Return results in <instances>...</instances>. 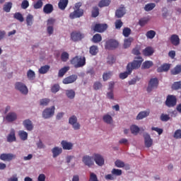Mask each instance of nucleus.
<instances>
[{
  "mask_svg": "<svg viewBox=\"0 0 181 181\" xmlns=\"http://www.w3.org/2000/svg\"><path fill=\"white\" fill-rule=\"evenodd\" d=\"M89 181H98V178L94 173H90Z\"/></svg>",
  "mask_w": 181,
  "mask_h": 181,
  "instance_id": "obj_64",
  "label": "nucleus"
},
{
  "mask_svg": "<svg viewBox=\"0 0 181 181\" xmlns=\"http://www.w3.org/2000/svg\"><path fill=\"white\" fill-rule=\"evenodd\" d=\"M59 90H60V86L59 84H54L51 88L52 93H57Z\"/></svg>",
  "mask_w": 181,
  "mask_h": 181,
  "instance_id": "obj_62",
  "label": "nucleus"
},
{
  "mask_svg": "<svg viewBox=\"0 0 181 181\" xmlns=\"http://www.w3.org/2000/svg\"><path fill=\"white\" fill-rule=\"evenodd\" d=\"M142 62H144V59L141 57H136L135 59L132 62L129 63L127 66V71L121 73L119 74V78L124 80L132 73L133 70H136V69H139L141 65L142 64Z\"/></svg>",
  "mask_w": 181,
  "mask_h": 181,
  "instance_id": "obj_1",
  "label": "nucleus"
},
{
  "mask_svg": "<svg viewBox=\"0 0 181 181\" xmlns=\"http://www.w3.org/2000/svg\"><path fill=\"white\" fill-rule=\"evenodd\" d=\"M160 119L163 122H168V121H169V119H170V116H169V115L163 113V114H161V115L160 117Z\"/></svg>",
  "mask_w": 181,
  "mask_h": 181,
  "instance_id": "obj_46",
  "label": "nucleus"
},
{
  "mask_svg": "<svg viewBox=\"0 0 181 181\" xmlns=\"http://www.w3.org/2000/svg\"><path fill=\"white\" fill-rule=\"evenodd\" d=\"M61 145L64 151H71L73 149V144L71 142L63 140L61 142Z\"/></svg>",
  "mask_w": 181,
  "mask_h": 181,
  "instance_id": "obj_18",
  "label": "nucleus"
},
{
  "mask_svg": "<svg viewBox=\"0 0 181 181\" xmlns=\"http://www.w3.org/2000/svg\"><path fill=\"white\" fill-rule=\"evenodd\" d=\"M153 66V62L152 61H146L143 63V69H151Z\"/></svg>",
  "mask_w": 181,
  "mask_h": 181,
  "instance_id": "obj_44",
  "label": "nucleus"
},
{
  "mask_svg": "<svg viewBox=\"0 0 181 181\" xmlns=\"http://www.w3.org/2000/svg\"><path fill=\"white\" fill-rule=\"evenodd\" d=\"M90 53L92 54V56L97 55V53H98V47L96 45H93L90 47Z\"/></svg>",
  "mask_w": 181,
  "mask_h": 181,
  "instance_id": "obj_42",
  "label": "nucleus"
},
{
  "mask_svg": "<svg viewBox=\"0 0 181 181\" xmlns=\"http://www.w3.org/2000/svg\"><path fill=\"white\" fill-rule=\"evenodd\" d=\"M16 90H18L21 94L26 95L28 93V87L22 82H16L15 84Z\"/></svg>",
  "mask_w": 181,
  "mask_h": 181,
  "instance_id": "obj_5",
  "label": "nucleus"
},
{
  "mask_svg": "<svg viewBox=\"0 0 181 181\" xmlns=\"http://www.w3.org/2000/svg\"><path fill=\"white\" fill-rule=\"evenodd\" d=\"M111 1L110 0H101L99 4V8H104L105 6H109Z\"/></svg>",
  "mask_w": 181,
  "mask_h": 181,
  "instance_id": "obj_37",
  "label": "nucleus"
},
{
  "mask_svg": "<svg viewBox=\"0 0 181 181\" xmlns=\"http://www.w3.org/2000/svg\"><path fill=\"white\" fill-rule=\"evenodd\" d=\"M53 158H57L63 152V148L60 147H54L52 149Z\"/></svg>",
  "mask_w": 181,
  "mask_h": 181,
  "instance_id": "obj_24",
  "label": "nucleus"
},
{
  "mask_svg": "<svg viewBox=\"0 0 181 181\" xmlns=\"http://www.w3.org/2000/svg\"><path fill=\"white\" fill-rule=\"evenodd\" d=\"M18 119V115L13 112H11L6 116V120L7 122H13Z\"/></svg>",
  "mask_w": 181,
  "mask_h": 181,
  "instance_id": "obj_15",
  "label": "nucleus"
},
{
  "mask_svg": "<svg viewBox=\"0 0 181 181\" xmlns=\"http://www.w3.org/2000/svg\"><path fill=\"white\" fill-rule=\"evenodd\" d=\"M112 174L115 175V176H121V175H122V170L116 169V168H113L112 170Z\"/></svg>",
  "mask_w": 181,
  "mask_h": 181,
  "instance_id": "obj_56",
  "label": "nucleus"
},
{
  "mask_svg": "<svg viewBox=\"0 0 181 181\" xmlns=\"http://www.w3.org/2000/svg\"><path fill=\"white\" fill-rule=\"evenodd\" d=\"M148 115L149 111L140 112L136 116V119H144V118H146Z\"/></svg>",
  "mask_w": 181,
  "mask_h": 181,
  "instance_id": "obj_29",
  "label": "nucleus"
},
{
  "mask_svg": "<svg viewBox=\"0 0 181 181\" xmlns=\"http://www.w3.org/2000/svg\"><path fill=\"white\" fill-rule=\"evenodd\" d=\"M131 28L126 27L123 29L122 35L124 37H128L131 35Z\"/></svg>",
  "mask_w": 181,
  "mask_h": 181,
  "instance_id": "obj_47",
  "label": "nucleus"
},
{
  "mask_svg": "<svg viewBox=\"0 0 181 181\" xmlns=\"http://www.w3.org/2000/svg\"><path fill=\"white\" fill-rule=\"evenodd\" d=\"M125 15V7L122 6L119 8H118L115 12V16L116 18H122Z\"/></svg>",
  "mask_w": 181,
  "mask_h": 181,
  "instance_id": "obj_22",
  "label": "nucleus"
},
{
  "mask_svg": "<svg viewBox=\"0 0 181 181\" xmlns=\"http://www.w3.org/2000/svg\"><path fill=\"white\" fill-rule=\"evenodd\" d=\"M146 36L147 39H153V37H155V36H156V32H155V30H148L146 33Z\"/></svg>",
  "mask_w": 181,
  "mask_h": 181,
  "instance_id": "obj_39",
  "label": "nucleus"
},
{
  "mask_svg": "<svg viewBox=\"0 0 181 181\" xmlns=\"http://www.w3.org/2000/svg\"><path fill=\"white\" fill-rule=\"evenodd\" d=\"M144 138L146 148H151V146H152V144H153V141L152 140V139H151V136L149 135V134H144Z\"/></svg>",
  "mask_w": 181,
  "mask_h": 181,
  "instance_id": "obj_14",
  "label": "nucleus"
},
{
  "mask_svg": "<svg viewBox=\"0 0 181 181\" xmlns=\"http://www.w3.org/2000/svg\"><path fill=\"white\" fill-rule=\"evenodd\" d=\"M177 103V98L173 95H168L166 98L165 105L168 107V108H172L175 107Z\"/></svg>",
  "mask_w": 181,
  "mask_h": 181,
  "instance_id": "obj_2",
  "label": "nucleus"
},
{
  "mask_svg": "<svg viewBox=\"0 0 181 181\" xmlns=\"http://www.w3.org/2000/svg\"><path fill=\"white\" fill-rule=\"evenodd\" d=\"M7 142H16V136L15 135V129H11L10 134L7 136Z\"/></svg>",
  "mask_w": 181,
  "mask_h": 181,
  "instance_id": "obj_19",
  "label": "nucleus"
},
{
  "mask_svg": "<svg viewBox=\"0 0 181 181\" xmlns=\"http://www.w3.org/2000/svg\"><path fill=\"white\" fill-rule=\"evenodd\" d=\"M130 130L132 134H134V135H137L138 132H139V127L136 125H132L130 127Z\"/></svg>",
  "mask_w": 181,
  "mask_h": 181,
  "instance_id": "obj_49",
  "label": "nucleus"
},
{
  "mask_svg": "<svg viewBox=\"0 0 181 181\" xmlns=\"http://www.w3.org/2000/svg\"><path fill=\"white\" fill-rule=\"evenodd\" d=\"M78 78L77 75L76 74H72L68 77H66L63 79L62 83L63 84H71L76 81Z\"/></svg>",
  "mask_w": 181,
  "mask_h": 181,
  "instance_id": "obj_11",
  "label": "nucleus"
},
{
  "mask_svg": "<svg viewBox=\"0 0 181 181\" xmlns=\"http://www.w3.org/2000/svg\"><path fill=\"white\" fill-rule=\"evenodd\" d=\"M53 5H52L51 4H47L43 8L44 13H46L47 15H49V13H52V12H53Z\"/></svg>",
  "mask_w": 181,
  "mask_h": 181,
  "instance_id": "obj_23",
  "label": "nucleus"
},
{
  "mask_svg": "<svg viewBox=\"0 0 181 181\" xmlns=\"http://www.w3.org/2000/svg\"><path fill=\"white\" fill-rule=\"evenodd\" d=\"M119 43L115 40H108L106 41L105 45V48L108 50H113V49H117L118 47Z\"/></svg>",
  "mask_w": 181,
  "mask_h": 181,
  "instance_id": "obj_7",
  "label": "nucleus"
},
{
  "mask_svg": "<svg viewBox=\"0 0 181 181\" xmlns=\"http://www.w3.org/2000/svg\"><path fill=\"white\" fill-rule=\"evenodd\" d=\"M117 59H115V57L112 55H109L107 57V64H114V63H115Z\"/></svg>",
  "mask_w": 181,
  "mask_h": 181,
  "instance_id": "obj_53",
  "label": "nucleus"
},
{
  "mask_svg": "<svg viewBox=\"0 0 181 181\" xmlns=\"http://www.w3.org/2000/svg\"><path fill=\"white\" fill-rule=\"evenodd\" d=\"M21 8L23 9H28L29 8V1L28 0H23L21 3Z\"/></svg>",
  "mask_w": 181,
  "mask_h": 181,
  "instance_id": "obj_61",
  "label": "nucleus"
},
{
  "mask_svg": "<svg viewBox=\"0 0 181 181\" xmlns=\"http://www.w3.org/2000/svg\"><path fill=\"white\" fill-rule=\"evenodd\" d=\"M79 56H76L71 59V64H72L75 69H76L77 63L78 62Z\"/></svg>",
  "mask_w": 181,
  "mask_h": 181,
  "instance_id": "obj_54",
  "label": "nucleus"
},
{
  "mask_svg": "<svg viewBox=\"0 0 181 181\" xmlns=\"http://www.w3.org/2000/svg\"><path fill=\"white\" fill-rule=\"evenodd\" d=\"M170 40L173 46H179V45H180V38H179V35L176 34L172 35Z\"/></svg>",
  "mask_w": 181,
  "mask_h": 181,
  "instance_id": "obj_17",
  "label": "nucleus"
},
{
  "mask_svg": "<svg viewBox=\"0 0 181 181\" xmlns=\"http://www.w3.org/2000/svg\"><path fill=\"white\" fill-rule=\"evenodd\" d=\"M86 66V57H79L76 63V69Z\"/></svg>",
  "mask_w": 181,
  "mask_h": 181,
  "instance_id": "obj_25",
  "label": "nucleus"
},
{
  "mask_svg": "<svg viewBox=\"0 0 181 181\" xmlns=\"http://www.w3.org/2000/svg\"><path fill=\"white\" fill-rule=\"evenodd\" d=\"M100 15V9L97 6H93L91 12L92 18H97Z\"/></svg>",
  "mask_w": 181,
  "mask_h": 181,
  "instance_id": "obj_34",
  "label": "nucleus"
},
{
  "mask_svg": "<svg viewBox=\"0 0 181 181\" xmlns=\"http://www.w3.org/2000/svg\"><path fill=\"white\" fill-rule=\"evenodd\" d=\"M103 84L100 81H96L93 84V88L94 90H100V88H102Z\"/></svg>",
  "mask_w": 181,
  "mask_h": 181,
  "instance_id": "obj_58",
  "label": "nucleus"
},
{
  "mask_svg": "<svg viewBox=\"0 0 181 181\" xmlns=\"http://www.w3.org/2000/svg\"><path fill=\"white\" fill-rule=\"evenodd\" d=\"M158 86H159V81L158 78H153L148 82V86L147 87L148 93H151L155 88H158Z\"/></svg>",
  "mask_w": 181,
  "mask_h": 181,
  "instance_id": "obj_3",
  "label": "nucleus"
},
{
  "mask_svg": "<svg viewBox=\"0 0 181 181\" xmlns=\"http://www.w3.org/2000/svg\"><path fill=\"white\" fill-rule=\"evenodd\" d=\"M16 158V156L13 153H1L0 155V159L1 160L11 162L13 159H15Z\"/></svg>",
  "mask_w": 181,
  "mask_h": 181,
  "instance_id": "obj_9",
  "label": "nucleus"
},
{
  "mask_svg": "<svg viewBox=\"0 0 181 181\" xmlns=\"http://www.w3.org/2000/svg\"><path fill=\"white\" fill-rule=\"evenodd\" d=\"M103 122H105V124H111V123L113 122L112 117L111 115L106 114L104 115L103 117Z\"/></svg>",
  "mask_w": 181,
  "mask_h": 181,
  "instance_id": "obj_28",
  "label": "nucleus"
},
{
  "mask_svg": "<svg viewBox=\"0 0 181 181\" xmlns=\"http://www.w3.org/2000/svg\"><path fill=\"white\" fill-rule=\"evenodd\" d=\"M133 42H134V38L132 37L124 39V48L128 49V47H129V46H131V43H132Z\"/></svg>",
  "mask_w": 181,
  "mask_h": 181,
  "instance_id": "obj_31",
  "label": "nucleus"
},
{
  "mask_svg": "<svg viewBox=\"0 0 181 181\" xmlns=\"http://www.w3.org/2000/svg\"><path fill=\"white\" fill-rule=\"evenodd\" d=\"M93 159L98 166H103L105 162V160H104V157L103 156L95 153L93 155Z\"/></svg>",
  "mask_w": 181,
  "mask_h": 181,
  "instance_id": "obj_10",
  "label": "nucleus"
},
{
  "mask_svg": "<svg viewBox=\"0 0 181 181\" xmlns=\"http://www.w3.org/2000/svg\"><path fill=\"white\" fill-rule=\"evenodd\" d=\"M175 139H181V129H177L173 135Z\"/></svg>",
  "mask_w": 181,
  "mask_h": 181,
  "instance_id": "obj_57",
  "label": "nucleus"
},
{
  "mask_svg": "<svg viewBox=\"0 0 181 181\" xmlns=\"http://www.w3.org/2000/svg\"><path fill=\"white\" fill-rule=\"evenodd\" d=\"M67 5H69V0H60L58 4V6L62 11H64L67 8Z\"/></svg>",
  "mask_w": 181,
  "mask_h": 181,
  "instance_id": "obj_26",
  "label": "nucleus"
},
{
  "mask_svg": "<svg viewBox=\"0 0 181 181\" xmlns=\"http://www.w3.org/2000/svg\"><path fill=\"white\" fill-rule=\"evenodd\" d=\"M54 110H56V107L54 106H52L51 107H47L42 112V117L45 119H47L48 118H52L54 115Z\"/></svg>",
  "mask_w": 181,
  "mask_h": 181,
  "instance_id": "obj_4",
  "label": "nucleus"
},
{
  "mask_svg": "<svg viewBox=\"0 0 181 181\" xmlns=\"http://www.w3.org/2000/svg\"><path fill=\"white\" fill-rule=\"evenodd\" d=\"M115 25L116 29H121V28H122V25H124V23H122L121 20H117Z\"/></svg>",
  "mask_w": 181,
  "mask_h": 181,
  "instance_id": "obj_59",
  "label": "nucleus"
},
{
  "mask_svg": "<svg viewBox=\"0 0 181 181\" xmlns=\"http://www.w3.org/2000/svg\"><path fill=\"white\" fill-rule=\"evenodd\" d=\"M69 70H70L69 66H64V67L62 68L59 71L58 77H63L64 76V74H66V73H67V71Z\"/></svg>",
  "mask_w": 181,
  "mask_h": 181,
  "instance_id": "obj_30",
  "label": "nucleus"
},
{
  "mask_svg": "<svg viewBox=\"0 0 181 181\" xmlns=\"http://www.w3.org/2000/svg\"><path fill=\"white\" fill-rule=\"evenodd\" d=\"M82 161L83 163L90 168V166H93L94 165V161L93 160V158L88 156H85L82 158Z\"/></svg>",
  "mask_w": 181,
  "mask_h": 181,
  "instance_id": "obj_16",
  "label": "nucleus"
},
{
  "mask_svg": "<svg viewBox=\"0 0 181 181\" xmlns=\"http://www.w3.org/2000/svg\"><path fill=\"white\" fill-rule=\"evenodd\" d=\"M42 6H43V1H41L40 0H38L33 4L34 9H40Z\"/></svg>",
  "mask_w": 181,
  "mask_h": 181,
  "instance_id": "obj_52",
  "label": "nucleus"
},
{
  "mask_svg": "<svg viewBox=\"0 0 181 181\" xmlns=\"http://www.w3.org/2000/svg\"><path fill=\"white\" fill-rule=\"evenodd\" d=\"M132 54L135 56H139L141 54V47L136 45L133 49H132Z\"/></svg>",
  "mask_w": 181,
  "mask_h": 181,
  "instance_id": "obj_50",
  "label": "nucleus"
},
{
  "mask_svg": "<svg viewBox=\"0 0 181 181\" xmlns=\"http://www.w3.org/2000/svg\"><path fill=\"white\" fill-rule=\"evenodd\" d=\"M13 18L19 22H23L25 21V18H23V16H22V13L19 12L14 13Z\"/></svg>",
  "mask_w": 181,
  "mask_h": 181,
  "instance_id": "obj_43",
  "label": "nucleus"
},
{
  "mask_svg": "<svg viewBox=\"0 0 181 181\" xmlns=\"http://www.w3.org/2000/svg\"><path fill=\"white\" fill-rule=\"evenodd\" d=\"M23 125L25 127L27 131H32L33 129V124L30 119H25L23 122Z\"/></svg>",
  "mask_w": 181,
  "mask_h": 181,
  "instance_id": "obj_20",
  "label": "nucleus"
},
{
  "mask_svg": "<svg viewBox=\"0 0 181 181\" xmlns=\"http://www.w3.org/2000/svg\"><path fill=\"white\" fill-rule=\"evenodd\" d=\"M84 33L80 31H74L71 33V38L74 42H78L84 39Z\"/></svg>",
  "mask_w": 181,
  "mask_h": 181,
  "instance_id": "obj_6",
  "label": "nucleus"
},
{
  "mask_svg": "<svg viewBox=\"0 0 181 181\" xmlns=\"http://www.w3.org/2000/svg\"><path fill=\"white\" fill-rule=\"evenodd\" d=\"M181 73V65H177L173 69L171 70V74L176 76Z\"/></svg>",
  "mask_w": 181,
  "mask_h": 181,
  "instance_id": "obj_35",
  "label": "nucleus"
},
{
  "mask_svg": "<svg viewBox=\"0 0 181 181\" xmlns=\"http://www.w3.org/2000/svg\"><path fill=\"white\" fill-rule=\"evenodd\" d=\"M69 122L75 131L80 129V123L77 122V117L76 115H73L72 117H69Z\"/></svg>",
  "mask_w": 181,
  "mask_h": 181,
  "instance_id": "obj_8",
  "label": "nucleus"
},
{
  "mask_svg": "<svg viewBox=\"0 0 181 181\" xmlns=\"http://www.w3.org/2000/svg\"><path fill=\"white\" fill-rule=\"evenodd\" d=\"M143 54L144 56H152L153 54V48L147 47L143 50Z\"/></svg>",
  "mask_w": 181,
  "mask_h": 181,
  "instance_id": "obj_27",
  "label": "nucleus"
},
{
  "mask_svg": "<svg viewBox=\"0 0 181 181\" xmlns=\"http://www.w3.org/2000/svg\"><path fill=\"white\" fill-rule=\"evenodd\" d=\"M69 53H67L66 52H64L61 55V59L62 60V62H67L69 60Z\"/></svg>",
  "mask_w": 181,
  "mask_h": 181,
  "instance_id": "obj_55",
  "label": "nucleus"
},
{
  "mask_svg": "<svg viewBox=\"0 0 181 181\" xmlns=\"http://www.w3.org/2000/svg\"><path fill=\"white\" fill-rule=\"evenodd\" d=\"M84 15V11L82 9H77L69 14L70 19H76V18H81Z\"/></svg>",
  "mask_w": 181,
  "mask_h": 181,
  "instance_id": "obj_13",
  "label": "nucleus"
},
{
  "mask_svg": "<svg viewBox=\"0 0 181 181\" xmlns=\"http://www.w3.org/2000/svg\"><path fill=\"white\" fill-rule=\"evenodd\" d=\"M115 166H117V168H124V166H125V163H124L123 161L120 160H117L115 161Z\"/></svg>",
  "mask_w": 181,
  "mask_h": 181,
  "instance_id": "obj_60",
  "label": "nucleus"
},
{
  "mask_svg": "<svg viewBox=\"0 0 181 181\" xmlns=\"http://www.w3.org/2000/svg\"><path fill=\"white\" fill-rule=\"evenodd\" d=\"M66 95L70 100H73V98H74V97H76V92L73 89L67 90H66Z\"/></svg>",
  "mask_w": 181,
  "mask_h": 181,
  "instance_id": "obj_32",
  "label": "nucleus"
},
{
  "mask_svg": "<svg viewBox=\"0 0 181 181\" xmlns=\"http://www.w3.org/2000/svg\"><path fill=\"white\" fill-rule=\"evenodd\" d=\"M170 70V64H164L157 69L158 73H163V71H169Z\"/></svg>",
  "mask_w": 181,
  "mask_h": 181,
  "instance_id": "obj_21",
  "label": "nucleus"
},
{
  "mask_svg": "<svg viewBox=\"0 0 181 181\" xmlns=\"http://www.w3.org/2000/svg\"><path fill=\"white\" fill-rule=\"evenodd\" d=\"M11 9H12V3L8 2L4 6V11L5 12H11Z\"/></svg>",
  "mask_w": 181,
  "mask_h": 181,
  "instance_id": "obj_51",
  "label": "nucleus"
},
{
  "mask_svg": "<svg viewBox=\"0 0 181 181\" xmlns=\"http://www.w3.org/2000/svg\"><path fill=\"white\" fill-rule=\"evenodd\" d=\"M108 28V25L107 24H95L93 30L95 32H98L99 33H103V32H105L107 30V28Z\"/></svg>",
  "mask_w": 181,
  "mask_h": 181,
  "instance_id": "obj_12",
  "label": "nucleus"
},
{
  "mask_svg": "<svg viewBox=\"0 0 181 181\" xmlns=\"http://www.w3.org/2000/svg\"><path fill=\"white\" fill-rule=\"evenodd\" d=\"M92 40L93 43H100V42L103 40V37H101V35L100 34H95V35H93Z\"/></svg>",
  "mask_w": 181,
  "mask_h": 181,
  "instance_id": "obj_41",
  "label": "nucleus"
},
{
  "mask_svg": "<svg viewBox=\"0 0 181 181\" xmlns=\"http://www.w3.org/2000/svg\"><path fill=\"white\" fill-rule=\"evenodd\" d=\"M27 77L28 80H35L36 74H35V71H33L32 69H30L27 72Z\"/></svg>",
  "mask_w": 181,
  "mask_h": 181,
  "instance_id": "obj_40",
  "label": "nucleus"
},
{
  "mask_svg": "<svg viewBox=\"0 0 181 181\" xmlns=\"http://www.w3.org/2000/svg\"><path fill=\"white\" fill-rule=\"evenodd\" d=\"M155 6H156V4L155 3H149L145 5L144 11L146 12H149L150 11H152Z\"/></svg>",
  "mask_w": 181,
  "mask_h": 181,
  "instance_id": "obj_36",
  "label": "nucleus"
},
{
  "mask_svg": "<svg viewBox=\"0 0 181 181\" xmlns=\"http://www.w3.org/2000/svg\"><path fill=\"white\" fill-rule=\"evenodd\" d=\"M49 103H50V99L43 98L40 100V105H42V107H46L49 105Z\"/></svg>",
  "mask_w": 181,
  "mask_h": 181,
  "instance_id": "obj_48",
  "label": "nucleus"
},
{
  "mask_svg": "<svg viewBox=\"0 0 181 181\" xmlns=\"http://www.w3.org/2000/svg\"><path fill=\"white\" fill-rule=\"evenodd\" d=\"M26 22L28 26H32L33 25V16L32 14H28L26 17Z\"/></svg>",
  "mask_w": 181,
  "mask_h": 181,
  "instance_id": "obj_45",
  "label": "nucleus"
},
{
  "mask_svg": "<svg viewBox=\"0 0 181 181\" xmlns=\"http://www.w3.org/2000/svg\"><path fill=\"white\" fill-rule=\"evenodd\" d=\"M49 70H50V66L49 65L42 66L39 69V73L40 74H46V73H47Z\"/></svg>",
  "mask_w": 181,
  "mask_h": 181,
  "instance_id": "obj_33",
  "label": "nucleus"
},
{
  "mask_svg": "<svg viewBox=\"0 0 181 181\" xmlns=\"http://www.w3.org/2000/svg\"><path fill=\"white\" fill-rule=\"evenodd\" d=\"M174 90H179L181 88V81L175 82L173 85Z\"/></svg>",
  "mask_w": 181,
  "mask_h": 181,
  "instance_id": "obj_63",
  "label": "nucleus"
},
{
  "mask_svg": "<svg viewBox=\"0 0 181 181\" xmlns=\"http://www.w3.org/2000/svg\"><path fill=\"white\" fill-rule=\"evenodd\" d=\"M18 135L22 141H26L28 139V132L21 130L18 132Z\"/></svg>",
  "mask_w": 181,
  "mask_h": 181,
  "instance_id": "obj_38",
  "label": "nucleus"
}]
</instances>
